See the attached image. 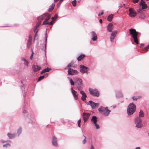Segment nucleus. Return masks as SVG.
Instances as JSON below:
<instances>
[{"label": "nucleus", "mask_w": 149, "mask_h": 149, "mask_svg": "<svg viewBox=\"0 0 149 149\" xmlns=\"http://www.w3.org/2000/svg\"><path fill=\"white\" fill-rule=\"evenodd\" d=\"M130 32V34L132 35V37L134 39V42L136 44L139 43V42L137 39V36L139 34L140 35V33L136 31L135 29H130L129 30Z\"/></svg>", "instance_id": "1"}, {"label": "nucleus", "mask_w": 149, "mask_h": 149, "mask_svg": "<svg viewBox=\"0 0 149 149\" xmlns=\"http://www.w3.org/2000/svg\"><path fill=\"white\" fill-rule=\"evenodd\" d=\"M136 107L133 103H130L127 109V112L128 116L132 115L135 111Z\"/></svg>", "instance_id": "2"}, {"label": "nucleus", "mask_w": 149, "mask_h": 149, "mask_svg": "<svg viewBox=\"0 0 149 149\" xmlns=\"http://www.w3.org/2000/svg\"><path fill=\"white\" fill-rule=\"evenodd\" d=\"M99 112L103 114L104 115L107 116L109 114L110 111L108 109L107 107H104L102 106H101L98 109Z\"/></svg>", "instance_id": "3"}, {"label": "nucleus", "mask_w": 149, "mask_h": 149, "mask_svg": "<svg viewBox=\"0 0 149 149\" xmlns=\"http://www.w3.org/2000/svg\"><path fill=\"white\" fill-rule=\"evenodd\" d=\"M135 123L136 125V127L137 128H141L143 126L142 123V120L139 117H137L136 118L135 120Z\"/></svg>", "instance_id": "4"}, {"label": "nucleus", "mask_w": 149, "mask_h": 149, "mask_svg": "<svg viewBox=\"0 0 149 149\" xmlns=\"http://www.w3.org/2000/svg\"><path fill=\"white\" fill-rule=\"evenodd\" d=\"M79 68L80 72L83 74L87 73L89 69L88 67L82 65H79Z\"/></svg>", "instance_id": "5"}, {"label": "nucleus", "mask_w": 149, "mask_h": 149, "mask_svg": "<svg viewBox=\"0 0 149 149\" xmlns=\"http://www.w3.org/2000/svg\"><path fill=\"white\" fill-rule=\"evenodd\" d=\"M76 86L78 90L81 89L83 88L82 80L80 79H78L76 82Z\"/></svg>", "instance_id": "6"}, {"label": "nucleus", "mask_w": 149, "mask_h": 149, "mask_svg": "<svg viewBox=\"0 0 149 149\" xmlns=\"http://www.w3.org/2000/svg\"><path fill=\"white\" fill-rule=\"evenodd\" d=\"M71 92L74 100H76L79 99V94L78 92L74 90L72 88H71Z\"/></svg>", "instance_id": "7"}, {"label": "nucleus", "mask_w": 149, "mask_h": 149, "mask_svg": "<svg viewBox=\"0 0 149 149\" xmlns=\"http://www.w3.org/2000/svg\"><path fill=\"white\" fill-rule=\"evenodd\" d=\"M68 74L71 75H76L78 73V72L76 70H73L70 68H69L68 71Z\"/></svg>", "instance_id": "8"}, {"label": "nucleus", "mask_w": 149, "mask_h": 149, "mask_svg": "<svg viewBox=\"0 0 149 149\" xmlns=\"http://www.w3.org/2000/svg\"><path fill=\"white\" fill-rule=\"evenodd\" d=\"M89 91L90 94L92 95L98 96L99 95L98 91L96 89L89 88Z\"/></svg>", "instance_id": "9"}, {"label": "nucleus", "mask_w": 149, "mask_h": 149, "mask_svg": "<svg viewBox=\"0 0 149 149\" xmlns=\"http://www.w3.org/2000/svg\"><path fill=\"white\" fill-rule=\"evenodd\" d=\"M130 16L131 17H134L136 15V12L135 10L132 8H130L129 10Z\"/></svg>", "instance_id": "10"}, {"label": "nucleus", "mask_w": 149, "mask_h": 149, "mask_svg": "<svg viewBox=\"0 0 149 149\" xmlns=\"http://www.w3.org/2000/svg\"><path fill=\"white\" fill-rule=\"evenodd\" d=\"M90 115V113H87L84 112L83 113L82 117L83 119L84 120V123L87 120Z\"/></svg>", "instance_id": "11"}, {"label": "nucleus", "mask_w": 149, "mask_h": 149, "mask_svg": "<svg viewBox=\"0 0 149 149\" xmlns=\"http://www.w3.org/2000/svg\"><path fill=\"white\" fill-rule=\"evenodd\" d=\"M51 17V15L49 13H46V17L45 18V20L43 22V25L48 24V21Z\"/></svg>", "instance_id": "12"}, {"label": "nucleus", "mask_w": 149, "mask_h": 149, "mask_svg": "<svg viewBox=\"0 0 149 149\" xmlns=\"http://www.w3.org/2000/svg\"><path fill=\"white\" fill-rule=\"evenodd\" d=\"M89 102L90 105L92 109H95L96 107H98L99 105V103H95L91 100L89 101Z\"/></svg>", "instance_id": "13"}, {"label": "nucleus", "mask_w": 149, "mask_h": 149, "mask_svg": "<svg viewBox=\"0 0 149 149\" xmlns=\"http://www.w3.org/2000/svg\"><path fill=\"white\" fill-rule=\"evenodd\" d=\"M32 68L34 72H37L41 69V67L37 65H32Z\"/></svg>", "instance_id": "14"}, {"label": "nucleus", "mask_w": 149, "mask_h": 149, "mask_svg": "<svg viewBox=\"0 0 149 149\" xmlns=\"http://www.w3.org/2000/svg\"><path fill=\"white\" fill-rule=\"evenodd\" d=\"M139 5L140 6H142V9H145L147 7V5L143 0H141L139 3Z\"/></svg>", "instance_id": "15"}, {"label": "nucleus", "mask_w": 149, "mask_h": 149, "mask_svg": "<svg viewBox=\"0 0 149 149\" xmlns=\"http://www.w3.org/2000/svg\"><path fill=\"white\" fill-rule=\"evenodd\" d=\"M113 28V24L111 23H109L107 26V29L108 32H111L112 31V29Z\"/></svg>", "instance_id": "16"}, {"label": "nucleus", "mask_w": 149, "mask_h": 149, "mask_svg": "<svg viewBox=\"0 0 149 149\" xmlns=\"http://www.w3.org/2000/svg\"><path fill=\"white\" fill-rule=\"evenodd\" d=\"M80 93L82 95V96L81 97V100L84 101L86 100V98L87 97V95L83 91H80Z\"/></svg>", "instance_id": "17"}, {"label": "nucleus", "mask_w": 149, "mask_h": 149, "mask_svg": "<svg viewBox=\"0 0 149 149\" xmlns=\"http://www.w3.org/2000/svg\"><path fill=\"white\" fill-rule=\"evenodd\" d=\"M91 34L92 36V40L94 41L96 40L97 39V36L95 33L94 31H92L91 32Z\"/></svg>", "instance_id": "18"}, {"label": "nucleus", "mask_w": 149, "mask_h": 149, "mask_svg": "<svg viewBox=\"0 0 149 149\" xmlns=\"http://www.w3.org/2000/svg\"><path fill=\"white\" fill-rule=\"evenodd\" d=\"M117 33V32L114 31L113 32L111 35V36L110 38V41L112 42L113 41V39L116 36Z\"/></svg>", "instance_id": "19"}, {"label": "nucleus", "mask_w": 149, "mask_h": 149, "mask_svg": "<svg viewBox=\"0 0 149 149\" xmlns=\"http://www.w3.org/2000/svg\"><path fill=\"white\" fill-rule=\"evenodd\" d=\"M52 143L54 146H58L57 138L55 136H53L52 137Z\"/></svg>", "instance_id": "20"}, {"label": "nucleus", "mask_w": 149, "mask_h": 149, "mask_svg": "<svg viewBox=\"0 0 149 149\" xmlns=\"http://www.w3.org/2000/svg\"><path fill=\"white\" fill-rule=\"evenodd\" d=\"M46 17V13H44L42 15L40 16L38 18V20H40V21H41V20H43V19H45Z\"/></svg>", "instance_id": "21"}, {"label": "nucleus", "mask_w": 149, "mask_h": 149, "mask_svg": "<svg viewBox=\"0 0 149 149\" xmlns=\"http://www.w3.org/2000/svg\"><path fill=\"white\" fill-rule=\"evenodd\" d=\"M50 70H51V68L47 67L42 70L41 72L40 73L42 74L43 73H45V72H49Z\"/></svg>", "instance_id": "22"}, {"label": "nucleus", "mask_w": 149, "mask_h": 149, "mask_svg": "<svg viewBox=\"0 0 149 149\" xmlns=\"http://www.w3.org/2000/svg\"><path fill=\"white\" fill-rule=\"evenodd\" d=\"M55 6V4L52 3V5L50 6L48 9V11L50 12L52 11L54 8Z\"/></svg>", "instance_id": "23"}, {"label": "nucleus", "mask_w": 149, "mask_h": 149, "mask_svg": "<svg viewBox=\"0 0 149 149\" xmlns=\"http://www.w3.org/2000/svg\"><path fill=\"white\" fill-rule=\"evenodd\" d=\"M91 121L94 124L96 123V122L97 121L96 117L95 116H93L91 119Z\"/></svg>", "instance_id": "24"}, {"label": "nucleus", "mask_w": 149, "mask_h": 149, "mask_svg": "<svg viewBox=\"0 0 149 149\" xmlns=\"http://www.w3.org/2000/svg\"><path fill=\"white\" fill-rule=\"evenodd\" d=\"M85 56L84 54L81 55L80 56L77 58L78 61H80Z\"/></svg>", "instance_id": "25"}, {"label": "nucleus", "mask_w": 149, "mask_h": 149, "mask_svg": "<svg viewBox=\"0 0 149 149\" xmlns=\"http://www.w3.org/2000/svg\"><path fill=\"white\" fill-rule=\"evenodd\" d=\"M113 14L109 15L107 18V20L109 22L111 21L113 18Z\"/></svg>", "instance_id": "26"}, {"label": "nucleus", "mask_w": 149, "mask_h": 149, "mask_svg": "<svg viewBox=\"0 0 149 149\" xmlns=\"http://www.w3.org/2000/svg\"><path fill=\"white\" fill-rule=\"evenodd\" d=\"M67 78L68 79L70 82V84L72 85H74V81H72V79L69 78V77H67Z\"/></svg>", "instance_id": "27"}, {"label": "nucleus", "mask_w": 149, "mask_h": 149, "mask_svg": "<svg viewBox=\"0 0 149 149\" xmlns=\"http://www.w3.org/2000/svg\"><path fill=\"white\" fill-rule=\"evenodd\" d=\"M139 117H142L144 116V114L143 112L141 110L139 112Z\"/></svg>", "instance_id": "28"}, {"label": "nucleus", "mask_w": 149, "mask_h": 149, "mask_svg": "<svg viewBox=\"0 0 149 149\" xmlns=\"http://www.w3.org/2000/svg\"><path fill=\"white\" fill-rule=\"evenodd\" d=\"M38 28L35 26L33 29V31H34V32L36 33L35 34V37L36 36L38 32V30L37 29Z\"/></svg>", "instance_id": "29"}, {"label": "nucleus", "mask_w": 149, "mask_h": 149, "mask_svg": "<svg viewBox=\"0 0 149 149\" xmlns=\"http://www.w3.org/2000/svg\"><path fill=\"white\" fill-rule=\"evenodd\" d=\"M8 136L11 139L14 137L15 135L14 134H11L10 133H8Z\"/></svg>", "instance_id": "30"}, {"label": "nucleus", "mask_w": 149, "mask_h": 149, "mask_svg": "<svg viewBox=\"0 0 149 149\" xmlns=\"http://www.w3.org/2000/svg\"><path fill=\"white\" fill-rule=\"evenodd\" d=\"M139 17L141 19H144L146 17V16L143 14L139 15Z\"/></svg>", "instance_id": "31"}, {"label": "nucleus", "mask_w": 149, "mask_h": 149, "mask_svg": "<svg viewBox=\"0 0 149 149\" xmlns=\"http://www.w3.org/2000/svg\"><path fill=\"white\" fill-rule=\"evenodd\" d=\"M31 42L27 41V46L28 48H29L31 44Z\"/></svg>", "instance_id": "32"}, {"label": "nucleus", "mask_w": 149, "mask_h": 149, "mask_svg": "<svg viewBox=\"0 0 149 149\" xmlns=\"http://www.w3.org/2000/svg\"><path fill=\"white\" fill-rule=\"evenodd\" d=\"M84 137V139L82 141V143L83 144H84L86 142V136L84 135H83Z\"/></svg>", "instance_id": "33"}, {"label": "nucleus", "mask_w": 149, "mask_h": 149, "mask_svg": "<svg viewBox=\"0 0 149 149\" xmlns=\"http://www.w3.org/2000/svg\"><path fill=\"white\" fill-rule=\"evenodd\" d=\"M58 15L57 14H55L54 15V16L52 18V19L53 20H54L55 21L57 18Z\"/></svg>", "instance_id": "34"}, {"label": "nucleus", "mask_w": 149, "mask_h": 149, "mask_svg": "<svg viewBox=\"0 0 149 149\" xmlns=\"http://www.w3.org/2000/svg\"><path fill=\"white\" fill-rule=\"evenodd\" d=\"M81 119H79L78 121V122H77V124H78V126L79 127H81L80 123H81Z\"/></svg>", "instance_id": "35"}, {"label": "nucleus", "mask_w": 149, "mask_h": 149, "mask_svg": "<svg viewBox=\"0 0 149 149\" xmlns=\"http://www.w3.org/2000/svg\"><path fill=\"white\" fill-rule=\"evenodd\" d=\"M72 3L74 6H75L76 5V0H74L72 2Z\"/></svg>", "instance_id": "36"}, {"label": "nucleus", "mask_w": 149, "mask_h": 149, "mask_svg": "<svg viewBox=\"0 0 149 149\" xmlns=\"http://www.w3.org/2000/svg\"><path fill=\"white\" fill-rule=\"evenodd\" d=\"M41 23V21H40L38 22L36 24V25L35 26L36 27L38 28L39 26L40 25Z\"/></svg>", "instance_id": "37"}, {"label": "nucleus", "mask_w": 149, "mask_h": 149, "mask_svg": "<svg viewBox=\"0 0 149 149\" xmlns=\"http://www.w3.org/2000/svg\"><path fill=\"white\" fill-rule=\"evenodd\" d=\"M32 37L30 35L29 37V39L28 41L32 42Z\"/></svg>", "instance_id": "38"}, {"label": "nucleus", "mask_w": 149, "mask_h": 149, "mask_svg": "<svg viewBox=\"0 0 149 149\" xmlns=\"http://www.w3.org/2000/svg\"><path fill=\"white\" fill-rule=\"evenodd\" d=\"M44 77V76H40L38 79V81H40L42 79H43Z\"/></svg>", "instance_id": "39"}, {"label": "nucleus", "mask_w": 149, "mask_h": 149, "mask_svg": "<svg viewBox=\"0 0 149 149\" xmlns=\"http://www.w3.org/2000/svg\"><path fill=\"white\" fill-rule=\"evenodd\" d=\"M94 124L95 127H96V129H98L99 128V125L97 124L96 123H94Z\"/></svg>", "instance_id": "40"}, {"label": "nucleus", "mask_w": 149, "mask_h": 149, "mask_svg": "<svg viewBox=\"0 0 149 149\" xmlns=\"http://www.w3.org/2000/svg\"><path fill=\"white\" fill-rule=\"evenodd\" d=\"M142 8H139V9H138V12L139 13H141L142 12Z\"/></svg>", "instance_id": "41"}, {"label": "nucleus", "mask_w": 149, "mask_h": 149, "mask_svg": "<svg viewBox=\"0 0 149 149\" xmlns=\"http://www.w3.org/2000/svg\"><path fill=\"white\" fill-rule=\"evenodd\" d=\"M24 64L25 65H26L27 66H28V64H29V62L28 61H27L26 60L24 62Z\"/></svg>", "instance_id": "42"}, {"label": "nucleus", "mask_w": 149, "mask_h": 149, "mask_svg": "<svg viewBox=\"0 0 149 149\" xmlns=\"http://www.w3.org/2000/svg\"><path fill=\"white\" fill-rule=\"evenodd\" d=\"M54 20H53L50 22H48V24H49V25H52L53 24L54 22Z\"/></svg>", "instance_id": "43"}, {"label": "nucleus", "mask_w": 149, "mask_h": 149, "mask_svg": "<svg viewBox=\"0 0 149 149\" xmlns=\"http://www.w3.org/2000/svg\"><path fill=\"white\" fill-rule=\"evenodd\" d=\"M149 49V45L145 48L144 49V50L146 51H147V50H148V49Z\"/></svg>", "instance_id": "44"}, {"label": "nucleus", "mask_w": 149, "mask_h": 149, "mask_svg": "<svg viewBox=\"0 0 149 149\" xmlns=\"http://www.w3.org/2000/svg\"><path fill=\"white\" fill-rule=\"evenodd\" d=\"M116 96L118 97H120L121 96V94L120 93H118L116 94Z\"/></svg>", "instance_id": "45"}, {"label": "nucleus", "mask_w": 149, "mask_h": 149, "mask_svg": "<svg viewBox=\"0 0 149 149\" xmlns=\"http://www.w3.org/2000/svg\"><path fill=\"white\" fill-rule=\"evenodd\" d=\"M139 1V0H134L133 1V2L134 3H137Z\"/></svg>", "instance_id": "46"}, {"label": "nucleus", "mask_w": 149, "mask_h": 149, "mask_svg": "<svg viewBox=\"0 0 149 149\" xmlns=\"http://www.w3.org/2000/svg\"><path fill=\"white\" fill-rule=\"evenodd\" d=\"M103 13H104V12H103V11H102V12L101 13H99L98 14V16H100L101 15H103Z\"/></svg>", "instance_id": "47"}, {"label": "nucleus", "mask_w": 149, "mask_h": 149, "mask_svg": "<svg viewBox=\"0 0 149 149\" xmlns=\"http://www.w3.org/2000/svg\"><path fill=\"white\" fill-rule=\"evenodd\" d=\"M21 59L22 60V61H24V62L25 61H26V59H25L23 57H22L21 58Z\"/></svg>", "instance_id": "48"}, {"label": "nucleus", "mask_w": 149, "mask_h": 149, "mask_svg": "<svg viewBox=\"0 0 149 149\" xmlns=\"http://www.w3.org/2000/svg\"><path fill=\"white\" fill-rule=\"evenodd\" d=\"M90 149H94L93 147V145L92 144L91 145Z\"/></svg>", "instance_id": "49"}, {"label": "nucleus", "mask_w": 149, "mask_h": 149, "mask_svg": "<svg viewBox=\"0 0 149 149\" xmlns=\"http://www.w3.org/2000/svg\"><path fill=\"white\" fill-rule=\"evenodd\" d=\"M58 0H54V1L55 2L58 1ZM63 1V0H60V3H61Z\"/></svg>", "instance_id": "50"}, {"label": "nucleus", "mask_w": 149, "mask_h": 149, "mask_svg": "<svg viewBox=\"0 0 149 149\" xmlns=\"http://www.w3.org/2000/svg\"><path fill=\"white\" fill-rule=\"evenodd\" d=\"M72 65L71 64V63H69L68 65V67H70L72 66Z\"/></svg>", "instance_id": "51"}, {"label": "nucleus", "mask_w": 149, "mask_h": 149, "mask_svg": "<svg viewBox=\"0 0 149 149\" xmlns=\"http://www.w3.org/2000/svg\"><path fill=\"white\" fill-rule=\"evenodd\" d=\"M33 56V54H31V56H30V59L31 60H32V59Z\"/></svg>", "instance_id": "52"}, {"label": "nucleus", "mask_w": 149, "mask_h": 149, "mask_svg": "<svg viewBox=\"0 0 149 149\" xmlns=\"http://www.w3.org/2000/svg\"><path fill=\"white\" fill-rule=\"evenodd\" d=\"M132 98V99L133 100H137V99L136 98H135L134 97V96Z\"/></svg>", "instance_id": "53"}, {"label": "nucleus", "mask_w": 149, "mask_h": 149, "mask_svg": "<svg viewBox=\"0 0 149 149\" xmlns=\"http://www.w3.org/2000/svg\"><path fill=\"white\" fill-rule=\"evenodd\" d=\"M10 146V145H9V144H7L6 145H3V146L4 147H7V146Z\"/></svg>", "instance_id": "54"}, {"label": "nucleus", "mask_w": 149, "mask_h": 149, "mask_svg": "<svg viewBox=\"0 0 149 149\" xmlns=\"http://www.w3.org/2000/svg\"><path fill=\"white\" fill-rule=\"evenodd\" d=\"M102 20L101 19H100L99 20V22H100V23H102Z\"/></svg>", "instance_id": "55"}, {"label": "nucleus", "mask_w": 149, "mask_h": 149, "mask_svg": "<svg viewBox=\"0 0 149 149\" xmlns=\"http://www.w3.org/2000/svg\"><path fill=\"white\" fill-rule=\"evenodd\" d=\"M144 45V44H143V43H141V46H143Z\"/></svg>", "instance_id": "56"}, {"label": "nucleus", "mask_w": 149, "mask_h": 149, "mask_svg": "<svg viewBox=\"0 0 149 149\" xmlns=\"http://www.w3.org/2000/svg\"><path fill=\"white\" fill-rule=\"evenodd\" d=\"M21 130H18V132H19V134H20V133H21Z\"/></svg>", "instance_id": "57"}, {"label": "nucleus", "mask_w": 149, "mask_h": 149, "mask_svg": "<svg viewBox=\"0 0 149 149\" xmlns=\"http://www.w3.org/2000/svg\"><path fill=\"white\" fill-rule=\"evenodd\" d=\"M135 149H140V147H137L135 148Z\"/></svg>", "instance_id": "58"}, {"label": "nucleus", "mask_w": 149, "mask_h": 149, "mask_svg": "<svg viewBox=\"0 0 149 149\" xmlns=\"http://www.w3.org/2000/svg\"><path fill=\"white\" fill-rule=\"evenodd\" d=\"M33 54H34V53L33 52V50L32 49V54H33Z\"/></svg>", "instance_id": "59"}, {"label": "nucleus", "mask_w": 149, "mask_h": 149, "mask_svg": "<svg viewBox=\"0 0 149 149\" xmlns=\"http://www.w3.org/2000/svg\"><path fill=\"white\" fill-rule=\"evenodd\" d=\"M122 7H123V6L122 5H121L120 6H119L118 7L120 8Z\"/></svg>", "instance_id": "60"}, {"label": "nucleus", "mask_w": 149, "mask_h": 149, "mask_svg": "<svg viewBox=\"0 0 149 149\" xmlns=\"http://www.w3.org/2000/svg\"><path fill=\"white\" fill-rule=\"evenodd\" d=\"M125 4H124L123 5V6H125Z\"/></svg>", "instance_id": "61"}, {"label": "nucleus", "mask_w": 149, "mask_h": 149, "mask_svg": "<svg viewBox=\"0 0 149 149\" xmlns=\"http://www.w3.org/2000/svg\"><path fill=\"white\" fill-rule=\"evenodd\" d=\"M34 40H35V37H34Z\"/></svg>", "instance_id": "62"}, {"label": "nucleus", "mask_w": 149, "mask_h": 149, "mask_svg": "<svg viewBox=\"0 0 149 149\" xmlns=\"http://www.w3.org/2000/svg\"><path fill=\"white\" fill-rule=\"evenodd\" d=\"M148 135L149 136V133H148Z\"/></svg>", "instance_id": "63"}, {"label": "nucleus", "mask_w": 149, "mask_h": 149, "mask_svg": "<svg viewBox=\"0 0 149 149\" xmlns=\"http://www.w3.org/2000/svg\"><path fill=\"white\" fill-rule=\"evenodd\" d=\"M24 111H23V112H24Z\"/></svg>", "instance_id": "64"}]
</instances>
